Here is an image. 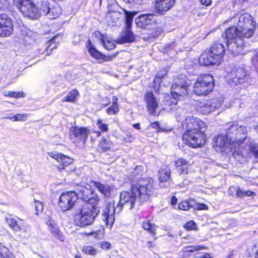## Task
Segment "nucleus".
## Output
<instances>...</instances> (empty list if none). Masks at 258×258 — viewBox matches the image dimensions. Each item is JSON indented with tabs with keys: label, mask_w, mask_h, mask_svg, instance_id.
I'll return each mask as SVG.
<instances>
[{
	"label": "nucleus",
	"mask_w": 258,
	"mask_h": 258,
	"mask_svg": "<svg viewBox=\"0 0 258 258\" xmlns=\"http://www.w3.org/2000/svg\"><path fill=\"white\" fill-rule=\"evenodd\" d=\"M201 3L203 5H205L206 6H209L212 3V0H200Z\"/></svg>",
	"instance_id": "obj_54"
},
{
	"label": "nucleus",
	"mask_w": 258,
	"mask_h": 258,
	"mask_svg": "<svg viewBox=\"0 0 258 258\" xmlns=\"http://www.w3.org/2000/svg\"><path fill=\"white\" fill-rule=\"evenodd\" d=\"M229 138H228L227 134L226 135H218L214 139L213 146L217 147H219L221 152H227V150L230 149L229 146Z\"/></svg>",
	"instance_id": "obj_19"
},
{
	"label": "nucleus",
	"mask_w": 258,
	"mask_h": 258,
	"mask_svg": "<svg viewBox=\"0 0 258 258\" xmlns=\"http://www.w3.org/2000/svg\"><path fill=\"white\" fill-rule=\"evenodd\" d=\"M78 198H80L84 201H86L90 204H97L99 202V198L97 194L93 190L87 187L81 186L77 193Z\"/></svg>",
	"instance_id": "obj_11"
},
{
	"label": "nucleus",
	"mask_w": 258,
	"mask_h": 258,
	"mask_svg": "<svg viewBox=\"0 0 258 258\" xmlns=\"http://www.w3.org/2000/svg\"><path fill=\"white\" fill-rule=\"evenodd\" d=\"M199 103L197 101H194V103L192 104V105H194V106L195 107V106H197L198 105Z\"/></svg>",
	"instance_id": "obj_62"
},
{
	"label": "nucleus",
	"mask_w": 258,
	"mask_h": 258,
	"mask_svg": "<svg viewBox=\"0 0 258 258\" xmlns=\"http://www.w3.org/2000/svg\"><path fill=\"white\" fill-rule=\"evenodd\" d=\"M178 208L182 210H188L192 208L190 206V200L188 201H183L178 204Z\"/></svg>",
	"instance_id": "obj_43"
},
{
	"label": "nucleus",
	"mask_w": 258,
	"mask_h": 258,
	"mask_svg": "<svg viewBox=\"0 0 258 258\" xmlns=\"http://www.w3.org/2000/svg\"><path fill=\"white\" fill-rule=\"evenodd\" d=\"M79 93L76 89H73L70 92L68 95L64 97L62 99V102H75L77 97L79 96Z\"/></svg>",
	"instance_id": "obj_32"
},
{
	"label": "nucleus",
	"mask_w": 258,
	"mask_h": 258,
	"mask_svg": "<svg viewBox=\"0 0 258 258\" xmlns=\"http://www.w3.org/2000/svg\"><path fill=\"white\" fill-rule=\"evenodd\" d=\"M0 256L3 258H13V255L6 247H0Z\"/></svg>",
	"instance_id": "obj_36"
},
{
	"label": "nucleus",
	"mask_w": 258,
	"mask_h": 258,
	"mask_svg": "<svg viewBox=\"0 0 258 258\" xmlns=\"http://www.w3.org/2000/svg\"><path fill=\"white\" fill-rule=\"evenodd\" d=\"M207 247L205 246H186L183 248L184 251L185 252H194L200 249H206Z\"/></svg>",
	"instance_id": "obj_40"
},
{
	"label": "nucleus",
	"mask_w": 258,
	"mask_h": 258,
	"mask_svg": "<svg viewBox=\"0 0 258 258\" xmlns=\"http://www.w3.org/2000/svg\"><path fill=\"white\" fill-rule=\"evenodd\" d=\"M97 124L98 127L102 131H107L108 130L107 126L105 123H103L101 119L97 120Z\"/></svg>",
	"instance_id": "obj_48"
},
{
	"label": "nucleus",
	"mask_w": 258,
	"mask_h": 258,
	"mask_svg": "<svg viewBox=\"0 0 258 258\" xmlns=\"http://www.w3.org/2000/svg\"><path fill=\"white\" fill-rule=\"evenodd\" d=\"M57 44L55 42H51L48 46V49H50V50H52L53 49L55 48Z\"/></svg>",
	"instance_id": "obj_55"
},
{
	"label": "nucleus",
	"mask_w": 258,
	"mask_h": 258,
	"mask_svg": "<svg viewBox=\"0 0 258 258\" xmlns=\"http://www.w3.org/2000/svg\"><path fill=\"white\" fill-rule=\"evenodd\" d=\"M131 184L133 188H137V191L136 192H137L140 201L143 203L148 201L154 192V181L151 178L140 179Z\"/></svg>",
	"instance_id": "obj_6"
},
{
	"label": "nucleus",
	"mask_w": 258,
	"mask_h": 258,
	"mask_svg": "<svg viewBox=\"0 0 258 258\" xmlns=\"http://www.w3.org/2000/svg\"><path fill=\"white\" fill-rule=\"evenodd\" d=\"M150 126L153 128H156L158 131H162V129L160 127L158 122L155 121L151 123Z\"/></svg>",
	"instance_id": "obj_51"
},
{
	"label": "nucleus",
	"mask_w": 258,
	"mask_h": 258,
	"mask_svg": "<svg viewBox=\"0 0 258 258\" xmlns=\"http://www.w3.org/2000/svg\"><path fill=\"white\" fill-rule=\"evenodd\" d=\"M253 60L258 62V51L253 56Z\"/></svg>",
	"instance_id": "obj_59"
},
{
	"label": "nucleus",
	"mask_w": 258,
	"mask_h": 258,
	"mask_svg": "<svg viewBox=\"0 0 258 258\" xmlns=\"http://www.w3.org/2000/svg\"><path fill=\"white\" fill-rule=\"evenodd\" d=\"M147 108L149 111L154 112L155 111L156 108L158 106L156 98L154 97L153 92H150L147 93L145 97Z\"/></svg>",
	"instance_id": "obj_23"
},
{
	"label": "nucleus",
	"mask_w": 258,
	"mask_h": 258,
	"mask_svg": "<svg viewBox=\"0 0 258 258\" xmlns=\"http://www.w3.org/2000/svg\"><path fill=\"white\" fill-rule=\"evenodd\" d=\"M50 11H49L47 16L51 19H54L58 17L60 14L61 10L60 7L57 4L50 5Z\"/></svg>",
	"instance_id": "obj_29"
},
{
	"label": "nucleus",
	"mask_w": 258,
	"mask_h": 258,
	"mask_svg": "<svg viewBox=\"0 0 258 258\" xmlns=\"http://www.w3.org/2000/svg\"><path fill=\"white\" fill-rule=\"evenodd\" d=\"M225 51L222 43L216 42L212 45L208 51L202 53L199 58L200 62L205 66L219 64L221 61Z\"/></svg>",
	"instance_id": "obj_5"
},
{
	"label": "nucleus",
	"mask_w": 258,
	"mask_h": 258,
	"mask_svg": "<svg viewBox=\"0 0 258 258\" xmlns=\"http://www.w3.org/2000/svg\"><path fill=\"white\" fill-rule=\"evenodd\" d=\"M77 199L78 196L75 191H67L60 195L58 204L63 211H66L76 206L75 204Z\"/></svg>",
	"instance_id": "obj_10"
},
{
	"label": "nucleus",
	"mask_w": 258,
	"mask_h": 258,
	"mask_svg": "<svg viewBox=\"0 0 258 258\" xmlns=\"http://www.w3.org/2000/svg\"><path fill=\"white\" fill-rule=\"evenodd\" d=\"M233 253L231 252L229 254L228 258H231V257L233 255Z\"/></svg>",
	"instance_id": "obj_64"
},
{
	"label": "nucleus",
	"mask_w": 258,
	"mask_h": 258,
	"mask_svg": "<svg viewBox=\"0 0 258 258\" xmlns=\"http://www.w3.org/2000/svg\"><path fill=\"white\" fill-rule=\"evenodd\" d=\"M255 28V24L251 16L247 13L240 16L236 27H230L225 31L228 50L235 55L247 53V51L244 50L245 42L243 38L251 37Z\"/></svg>",
	"instance_id": "obj_1"
},
{
	"label": "nucleus",
	"mask_w": 258,
	"mask_h": 258,
	"mask_svg": "<svg viewBox=\"0 0 258 258\" xmlns=\"http://www.w3.org/2000/svg\"><path fill=\"white\" fill-rule=\"evenodd\" d=\"M133 126L137 128V129H138L139 130L140 128V124L139 123H136V124H133Z\"/></svg>",
	"instance_id": "obj_61"
},
{
	"label": "nucleus",
	"mask_w": 258,
	"mask_h": 258,
	"mask_svg": "<svg viewBox=\"0 0 258 258\" xmlns=\"http://www.w3.org/2000/svg\"><path fill=\"white\" fill-rule=\"evenodd\" d=\"M125 17L126 27H130L133 20L134 16L137 14L136 12H130L125 10H123Z\"/></svg>",
	"instance_id": "obj_34"
},
{
	"label": "nucleus",
	"mask_w": 258,
	"mask_h": 258,
	"mask_svg": "<svg viewBox=\"0 0 258 258\" xmlns=\"http://www.w3.org/2000/svg\"><path fill=\"white\" fill-rule=\"evenodd\" d=\"M125 3L128 4H135L137 5H140L142 2V0H123Z\"/></svg>",
	"instance_id": "obj_52"
},
{
	"label": "nucleus",
	"mask_w": 258,
	"mask_h": 258,
	"mask_svg": "<svg viewBox=\"0 0 258 258\" xmlns=\"http://www.w3.org/2000/svg\"><path fill=\"white\" fill-rule=\"evenodd\" d=\"M99 213L96 207H89L87 204L77 203L74 212V222L81 227L90 225L94 222Z\"/></svg>",
	"instance_id": "obj_4"
},
{
	"label": "nucleus",
	"mask_w": 258,
	"mask_h": 258,
	"mask_svg": "<svg viewBox=\"0 0 258 258\" xmlns=\"http://www.w3.org/2000/svg\"><path fill=\"white\" fill-rule=\"evenodd\" d=\"M94 35H95V36L96 37L99 38V40H100V42L101 43V39H103L105 38L104 37H103L102 35L101 34V33L99 31H96L94 33Z\"/></svg>",
	"instance_id": "obj_53"
},
{
	"label": "nucleus",
	"mask_w": 258,
	"mask_h": 258,
	"mask_svg": "<svg viewBox=\"0 0 258 258\" xmlns=\"http://www.w3.org/2000/svg\"><path fill=\"white\" fill-rule=\"evenodd\" d=\"M134 40L135 36L131 31L130 27H126L125 32L122 35L118 42L120 43H128L133 42Z\"/></svg>",
	"instance_id": "obj_27"
},
{
	"label": "nucleus",
	"mask_w": 258,
	"mask_h": 258,
	"mask_svg": "<svg viewBox=\"0 0 258 258\" xmlns=\"http://www.w3.org/2000/svg\"><path fill=\"white\" fill-rule=\"evenodd\" d=\"M39 13V17L41 15H47L49 11H50V4L47 1L40 0L37 4Z\"/></svg>",
	"instance_id": "obj_26"
},
{
	"label": "nucleus",
	"mask_w": 258,
	"mask_h": 258,
	"mask_svg": "<svg viewBox=\"0 0 258 258\" xmlns=\"http://www.w3.org/2000/svg\"><path fill=\"white\" fill-rule=\"evenodd\" d=\"M227 135L229 141L237 143L238 145L242 144L247 138V131L244 126L237 124H232L226 129Z\"/></svg>",
	"instance_id": "obj_9"
},
{
	"label": "nucleus",
	"mask_w": 258,
	"mask_h": 258,
	"mask_svg": "<svg viewBox=\"0 0 258 258\" xmlns=\"http://www.w3.org/2000/svg\"><path fill=\"white\" fill-rule=\"evenodd\" d=\"M48 155L60 163V165L58 167L60 170L65 169L66 167L71 165L73 162V159L61 153L52 152L48 153Z\"/></svg>",
	"instance_id": "obj_18"
},
{
	"label": "nucleus",
	"mask_w": 258,
	"mask_h": 258,
	"mask_svg": "<svg viewBox=\"0 0 258 258\" xmlns=\"http://www.w3.org/2000/svg\"><path fill=\"white\" fill-rule=\"evenodd\" d=\"M83 251L89 255H94L96 254L97 251L93 246H85L83 248Z\"/></svg>",
	"instance_id": "obj_42"
},
{
	"label": "nucleus",
	"mask_w": 258,
	"mask_h": 258,
	"mask_svg": "<svg viewBox=\"0 0 258 258\" xmlns=\"http://www.w3.org/2000/svg\"><path fill=\"white\" fill-rule=\"evenodd\" d=\"M5 96H10L14 98H20L24 96V94L23 92H14V91H8L5 94Z\"/></svg>",
	"instance_id": "obj_41"
},
{
	"label": "nucleus",
	"mask_w": 258,
	"mask_h": 258,
	"mask_svg": "<svg viewBox=\"0 0 258 258\" xmlns=\"http://www.w3.org/2000/svg\"><path fill=\"white\" fill-rule=\"evenodd\" d=\"M117 98L113 96L112 98V104L111 107L108 108V113H117L119 111V108L117 104Z\"/></svg>",
	"instance_id": "obj_37"
},
{
	"label": "nucleus",
	"mask_w": 258,
	"mask_h": 258,
	"mask_svg": "<svg viewBox=\"0 0 258 258\" xmlns=\"http://www.w3.org/2000/svg\"><path fill=\"white\" fill-rule=\"evenodd\" d=\"M229 80L235 85L244 83L249 79L244 70L242 68H235L229 74Z\"/></svg>",
	"instance_id": "obj_15"
},
{
	"label": "nucleus",
	"mask_w": 258,
	"mask_h": 258,
	"mask_svg": "<svg viewBox=\"0 0 258 258\" xmlns=\"http://www.w3.org/2000/svg\"><path fill=\"white\" fill-rule=\"evenodd\" d=\"M13 32V24L11 18L6 14H0V36H9Z\"/></svg>",
	"instance_id": "obj_13"
},
{
	"label": "nucleus",
	"mask_w": 258,
	"mask_h": 258,
	"mask_svg": "<svg viewBox=\"0 0 258 258\" xmlns=\"http://www.w3.org/2000/svg\"><path fill=\"white\" fill-rule=\"evenodd\" d=\"M143 171V167L141 166H137L130 175V179L132 180L131 183L136 182L137 180L141 179V176Z\"/></svg>",
	"instance_id": "obj_30"
},
{
	"label": "nucleus",
	"mask_w": 258,
	"mask_h": 258,
	"mask_svg": "<svg viewBox=\"0 0 258 258\" xmlns=\"http://www.w3.org/2000/svg\"><path fill=\"white\" fill-rule=\"evenodd\" d=\"M112 143L105 138H102L98 145V150L101 152H106L110 150Z\"/></svg>",
	"instance_id": "obj_31"
},
{
	"label": "nucleus",
	"mask_w": 258,
	"mask_h": 258,
	"mask_svg": "<svg viewBox=\"0 0 258 258\" xmlns=\"http://www.w3.org/2000/svg\"><path fill=\"white\" fill-rule=\"evenodd\" d=\"M34 206L37 212V214H38V212H42L43 211V206L42 203L41 202L35 200Z\"/></svg>",
	"instance_id": "obj_45"
},
{
	"label": "nucleus",
	"mask_w": 258,
	"mask_h": 258,
	"mask_svg": "<svg viewBox=\"0 0 258 258\" xmlns=\"http://www.w3.org/2000/svg\"><path fill=\"white\" fill-rule=\"evenodd\" d=\"M136 24L139 27L148 29L154 24L155 22L154 15L151 14H143L136 19Z\"/></svg>",
	"instance_id": "obj_17"
},
{
	"label": "nucleus",
	"mask_w": 258,
	"mask_h": 258,
	"mask_svg": "<svg viewBox=\"0 0 258 258\" xmlns=\"http://www.w3.org/2000/svg\"><path fill=\"white\" fill-rule=\"evenodd\" d=\"M167 73V71L166 69H163L159 71V72H158L155 77L154 81H158V80H161L162 78H163L164 76L166 75Z\"/></svg>",
	"instance_id": "obj_44"
},
{
	"label": "nucleus",
	"mask_w": 258,
	"mask_h": 258,
	"mask_svg": "<svg viewBox=\"0 0 258 258\" xmlns=\"http://www.w3.org/2000/svg\"><path fill=\"white\" fill-rule=\"evenodd\" d=\"M4 118H8L13 121H24L26 119L27 116L25 114H11V116Z\"/></svg>",
	"instance_id": "obj_33"
},
{
	"label": "nucleus",
	"mask_w": 258,
	"mask_h": 258,
	"mask_svg": "<svg viewBox=\"0 0 258 258\" xmlns=\"http://www.w3.org/2000/svg\"><path fill=\"white\" fill-rule=\"evenodd\" d=\"M15 5L25 17L32 19L39 17V13L37 7L31 0H14Z\"/></svg>",
	"instance_id": "obj_8"
},
{
	"label": "nucleus",
	"mask_w": 258,
	"mask_h": 258,
	"mask_svg": "<svg viewBox=\"0 0 258 258\" xmlns=\"http://www.w3.org/2000/svg\"><path fill=\"white\" fill-rule=\"evenodd\" d=\"M101 43L103 46L108 50L112 49L115 47V44L114 42L108 40L106 38L101 39Z\"/></svg>",
	"instance_id": "obj_39"
},
{
	"label": "nucleus",
	"mask_w": 258,
	"mask_h": 258,
	"mask_svg": "<svg viewBox=\"0 0 258 258\" xmlns=\"http://www.w3.org/2000/svg\"><path fill=\"white\" fill-rule=\"evenodd\" d=\"M175 2V0H156L154 5L155 12L164 15L173 7Z\"/></svg>",
	"instance_id": "obj_16"
},
{
	"label": "nucleus",
	"mask_w": 258,
	"mask_h": 258,
	"mask_svg": "<svg viewBox=\"0 0 258 258\" xmlns=\"http://www.w3.org/2000/svg\"><path fill=\"white\" fill-rule=\"evenodd\" d=\"M47 224L49 227V230L51 233V234L58 240L63 242L64 241V237L63 236L62 234L61 233L60 230H59L58 227L56 224L54 222L51 221H49Z\"/></svg>",
	"instance_id": "obj_24"
},
{
	"label": "nucleus",
	"mask_w": 258,
	"mask_h": 258,
	"mask_svg": "<svg viewBox=\"0 0 258 258\" xmlns=\"http://www.w3.org/2000/svg\"><path fill=\"white\" fill-rule=\"evenodd\" d=\"M255 195L254 192L251 191H245V196H247L248 197L252 196Z\"/></svg>",
	"instance_id": "obj_56"
},
{
	"label": "nucleus",
	"mask_w": 258,
	"mask_h": 258,
	"mask_svg": "<svg viewBox=\"0 0 258 258\" xmlns=\"http://www.w3.org/2000/svg\"><path fill=\"white\" fill-rule=\"evenodd\" d=\"M174 164L176 171L180 175L188 173L189 168L191 165L189 161L183 158H179L177 160H175Z\"/></svg>",
	"instance_id": "obj_20"
},
{
	"label": "nucleus",
	"mask_w": 258,
	"mask_h": 258,
	"mask_svg": "<svg viewBox=\"0 0 258 258\" xmlns=\"http://www.w3.org/2000/svg\"><path fill=\"white\" fill-rule=\"evenodd\" d=\"M233 188H235V187H231L228 190V194L230 195H233L234 191Z\"/></svg>",
	"instance_id": "obj_58"
},
{
	"label": "nucleus",
	"mask_w": 258,
	"mask_h": 258,
	"mask_svg": "<svg viewBox=\"0 0 258 258\" xmlns=\"http://www.w3.org/2000/svg\"><path fill=\"white\" fill-rule=\"evenodd\" d=\"M184 227L188 230H194L196 228V224L193 221H190L186 223Z\"/></svg>",
	"instance_id": "obj_46"
},
{
	"label": "nucleus",
	"mask_w": 258,
	"mask_h": 258,
	"mask_svg": "<svg viewBox=\"0 0 258 258\" xmlns=\"http://www.w3.org/2000/svg\"><path fill=\"white\" fill-rule=\"evenodd\" d=\"M185 133L182 136L185 144L192 148L204 146L206 139L204 133L207 127L204 122L193 116H187L182 123Z\"/></svg>",
	"instance_id": "obj_3"
},
{
	"label": "nucleus",
	"mask_w": 258,
	"mask_h": 258,
	"mask_svg": "<svg viewBox=\"0 0 258 258\" xmlns=\"http://www.w3.org/2000/svg\"><path fill=\"white\" fill-rule=\"evenodd\" d=\"M137 188H133L131 186L130 191H123L120 194V199L116 207L114 202L107 203L103 214V220L105 222L107 227L110 228L114 223L115 212L119 213L123 208L131 210L136 206H140L143 202L140 201L137 195Z\"/></svg>",
	"instance_id": "obj_2"
},
{
	"label": "nucleus",
	"mask_w": 258,
	"mask_h": 258,
	"mask_svg": "<svg viewBox=\"0 0 258 258\" xmlns=\"http://www.w3.org/2000/svg\"><path fill=\"white\" fill-rule=\"evenodd\" d=\"M6 220L10 227L13 230L16 232L21 230L22 226H23V221L21 219H19V221H18L14 218L8 217L6 218Z\"/></svg>",
	"instance_id": "obj_25"
},
{
	"label": "nucleus",
	"mask_w": 258,
	"mask_h": 258,
	"mask_svg": "<svg viewBox=\"0 0 258 258\" xmlns=\"http://www.w3.org/2000/svg\"><path fill=\"white\" fill-rule=\"evenodd\" d=\"M88 51L92 57L97 59H103L105 61H108L112 58V57L109 56H106L103 55L92 46H89Z\"/></svg>",
	"instance_id": "obj_28"
},
{
	"label": "nucleus",
	"mask_w": 258,
	"mask_h": 258,
	"mask_svg": "<svg viewBox=\"0 0 258 258\" xmlns=\"http://www.w3.org/2000/svg\"><path fill=\"white\" fill-rule=\"evenodd\" d=\"M187 87L188 84L186 82L177 83V82L175 81V84L172 86L171 95L173 100L170 101L169 105L177 104V99L186 93Z\"/></svg>",
	"instance_id": "obj_14"
},
{
	"label": "nucleus",
	"mask_w": 258,
	"mask_h": 258,
	"mask_svg": "<svg viewBox=\"0 0 258 258\" xmlns=\"http://www.w3.org/2000/svg\"><path fill=\"white\" fill-rule=\"evenodd\" d=\"M250 150L252 154L257 158H258V146H251Z\"/></svg>",
	"instance_id": "obj_50"
},
{
	"label": "nucleus",
	"mask_w": 258,
	"mask_h": 258,
	"mask_svg": "<svg viewBox=\"0 0 258 258\" xmlns=\"http://www.w3.org/2000/svg\"><path fill=\"white\" fill-rule=\"evenodd\" d=\"M190 206L194 210H208V207L205 204L198 203L195 201L190 200Z\"/></svg>",
	"instance_id": "obj_35"
},
{
	"label": "nucleus",
	"mask_w": 258,
	"mask_h": 258,
	"mask_svg": "<svg viewBox=\"0 0 258 258\" xmlns=\"http://www.w3.org/2000/svg\"><path fill=\"white\" fill-rule=\"evenodd\" d=\"M255 258H258V250L256 252Z\"/></svg>",
	"instance_id": "obj_63"
},
{
	"label": "nucleus",
	"mask_w": 258,
	"mask_h": 258,
	"mask_svg": "<svg viewBox=\"0 0 258 258\" xmlns=\"http://www.w3.org/2000/svg\"><path fill=\"white\" fill-rule=\"evenodd\" d=\"M170 170L167 168L161 169L159 170L160 186L162 187H166L169 186L170 183Z\"/></svg>",
	"instance_id": "obj_21"
},
{
	"label": "nucleus",
	"mask_w": 258,
	"mask_h": 258,
	"mask_svg": "<svg viewBox=\"0 0 258 258\" xmlns=\"http://www.w3.org/2000/svg\"><path fill=\"white\" fill-rule=\"evenodd\" d=\"M214 86L213 76L204 74L197 78L194 85L193 92L198 96L206 95L213 90Z\"/></svg>",
	"instance_id": "obj_7"
},
{
	"label": "nucleus",
	"mask_w": 258,
	"mask_h": 258,
	"mask_svg": "<svg viewBox=\"0 0 258 258\" xmlns=\"http://www.w3.org/2000/svg\"><path fill=\"white\" fill-rule=\"evenodd\" d=\"M177 201V199H176V198L174 196H173L172 198H171V203L172 204V205H174L176 203Z\"/></svg>",
	"instance_id": "obj_57"
},
{
	"label": "nucleus",
	"mask_w": 258,
	"mask_h": 258,
	"mask_svg": "<svg viewBox=\"0 0 258 258\" xmlns=\"http://www.w3.org/2000/svg\"><path fill=\"white\" fill-rule=\"evenodd\" d=\"M99 245H100V247L103 249L108 250L110 249L111 244L110 242L104 241L99 243Z\"/></svg>",
	"instance_id": "obj_47"
},
{
	"label": "nucleus",
	"mask_w": 258,
	"mask_h": 258,
	"mask_svg": "<svg viewBox=\"0 0 258 258\" xmlns=\"http://www.w3.org/2000/svg\"><path fill=\"white\" fill-rule=\"evenodd\" d=\"M233 189H234V191L235 192H236V195L237 197H239L240 198L245 197V191H243V190H242L241 189H240L239 188H236V187H235V188H233Z\"/></svg>",
	"instance_id": "obj_49"
},
{
	"label": "nucleus",
	"mask_w": 258,
	"mask_h": 258,
	"mask_svg": "<svg viewBox=\"0 0 258 258\" xmlns=\"http://www.w3.org/2000/svg\"><path fill=\"white\" fill-rule=\"evenodd\" d=\"M91 183L105 197H109L112 192L113 189L112 186H110L107 184H103L99 181H91Z\"/></svg>",
	"instance_id": "obj_22"
},
{
	"label": "nucleus",
	"mask_w": 258,
	"mask_h": 258,
	"mask_svg": "<svg viewBox=\"0 0 258 258\" xmlns=\"http://www.w3.org/2000/svg\"><path fill=\"white\" fill-rule=\"evenodd\" d=\"M90 133V130L86 127L72 126L70 129L69 135L71 139L74 142H80L84 144Z\"/></svg>",
	"instance_id": "obj_12"
},
{
	"label": "nucleus",
	"mask_w": 258,
	"mask_h": 258,
	"mask_svg": "<svg viewBox=\"0 0 258 258\" xmlns=\"http://www.w3.org/2000/svg\"><path fill=\"white\" fill-rule=\"evenodd\" d=\"M142 226L144 229L149 231L151 233L154 234L155 233V225H152L148 221L143 222Z\"/></svg>",
	"instance_id": "obj_38"
},
{
	"label": "nucleus",
	"mask_w": 258,
	"mask_h": 258,
	"mask_svg": "<svg viewBox=\"0 0 258 258\" xmlns=\"http://www.w3.org/2000/svg\"><path fill=\"white\" fill-rule=\"evenodd\" d=\"M201 258H211L210 254L206 253L203 256H201Z\"/></svg>",
	"instance_id": "obj_60"
}]
</instances>
